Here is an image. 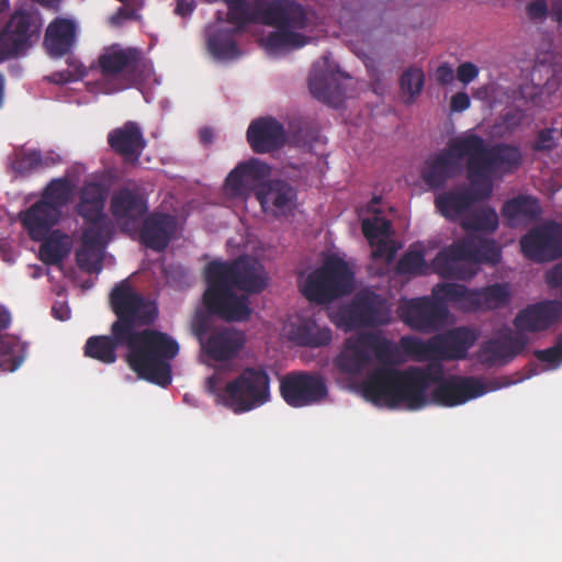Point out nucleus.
Returning <instances> with one entry per match:
<instances>
[{"label": "nucleus", "mask_w": 562, "mask_h": 562, "mask_svg": "<svg viewBox=\"0 0 562 562\" xmlns=\"http://www.w3.org/2000/svg\"><path fill=\"white\" fill-rule=\"evenodd\" d=\"M246 136L251 149L257 154L278 150L286 142L284 126L273 117H260L252 121Z\"/></svg>", "instance_id": "5701e85b"}, {"label": "nucleus", "mask_w": 562, "mask_h": 562, "mask_svg": "<svg viewBox=\"0 0 562 562\" xmlns=\"http://www.w3.org/2000/svg\"><path fill=\"white\" fill-rule=\"evenodd\" d=\"M9 8V0H0V13Z\"/></svg>", "instance_id": "69168bd1"}, {"label": "nucleus", "mask_w": 562, "mask_h": 562, "mask_svg": "<svg viewBox=\"0 0 562 562\" xmlns=\"http://www.w3.org/2000/svg\"><path fill=\"white\" fill-rule=\"evenodd\" d=\"M136 18V10L134 8H120L115 14L112 15L111 21L115 25H122L125 21Z\"/></svg>", "instance_id": "4d7b16f0"}, {"label": "nucleus", "mask_w": 562, "mask_h": 562, "mask_svg": "<svg viewBox=\"0 0 562 562\" xmlns=\"http://www.w3.org/2000/svg\"><path fill=\"white\" fill-rule=\"evenodd\" d=\"M177 10H178V14H186L184 5L180 0H178Z\"/></svg>", "instance_id": "338daca9"}, {"label": "nucleus", "mask_w": 562, "mask_h": 562, "mask_svg": "<svg viewBox=\"0 0 562 562\" xmlns=\"http://www.w3.org/2000/svg\"><path fill=\"white\" fill-rule=\"evenodd\" d=\"M52 165L53 160L44 158L40 150H29L16 156L13 161V169L22 176H27Z\"/></svg>", "instance_id": "37998d69"}, {"label": "nucleus", "mask_w": 562, "mask_h": 562, "mask_svg": "<svg viewBox=\"0 0 562 562\" xmlns=\"http://www.w3.org/2000/svg\"><path fill=\"white\" fill-rule=\"evenodd\" d=\"M119 347L126 348L125 360L128 367L143 379L153 384L166 387L172 382L171 364L151 356L130 337L119 336L111 325L110 335L91 336L85 344V356L103 364H112L117 360Z\"/></svg>", "instance_id": "39448f33"}, {"label": "nucleus", "mask_w": 562, "mask_h": 562, "mask_svg": "<svg viewBox=\"0 0 562 562\" xmlns=\"http://www.w3.org/2000/svg\"><path fill=\"white\" fill-rule=\"evenodd\" d=\"M498 224L496 211L492 207H484L468 215L462 222V227L465 231L494 233Z\"/></svg>", "instance_id": "ea45409f"}, {"label": "nucleus", "mask_w": 562, "mask_h": 562, "mask_svg": "<svg viewBox=\"0 0 562 562\" xmlns=\"http://www.w3.org/2000/svg\"><path fill=\"white\" fill-rule=\"evenodd\" d=\"M11 324V314L9 311L0 310V329H7Z\"/></svg>", "instance_id": "0e129e2a"}, {"label": "nucleus", "mask_w": 562, "mask_h": 562, "mask_svg": "<svg viewBox=\"0 0 562 562\" xmlns=\"http://www.w3.org/2000/svg\"><path fill=\"white\" fill-rule=\"evenodd\" d=\"M524 256L538 263L562 258V225L550 221L531 228L520 238Z\"/></svg>", "instance_id": "2eb2a0df"}, {"label": "nucleus", "mask_w": 562, "mask_h": 562, "mask_svg": "<svg viewBox=\"0 0 562 562\" xmlns=\"http://www.w3.org/2000/svg\"><path fill=\"white\" fill-rule=\"evenodd\" d=\"M525 117L524 111L519 108L510 109L503 115V124L507 130L517 128Z\"/></svg>", "instance_id": "5fc2aeb1"}, {"label": "nucleus", "mask_w": 562, "mask_h": 562, "mask_svg": "<svg viewBox=\"0 0 562 562\" xmlns=\"http://www.w3.org/2000/svg\"><path fill=\"white\" fill-rule=\"evenodd\" d=\"M400 317L412 329L423 333H435L443 325L449 308L434 293L406 301L398 307Z\"/></svg>", "instance_id": "4468645a"}, {"label": "nucleus", "mask_w": 562, "mask_h": 562, "mask_svg": "<svg viewBox=\"0 0 562 562\" xmlns=\"http://www.w3.org/2000/svg\"><path fill=\"white\" fill-rule=\"evenodd\" d=\"M140 63L138 49L119 45L104 48L98 57L101 75L109 80H120L119 89L128 88L137 81Z\"/></svg>", "instance_id": "dca6fc26"}, {"label": "nucleus", "mask_w": 562, "mask_h": 562, "mask_svg": "<svg viewBox=\"0 0 562 562\" xmlns=\"http://www.w3.org/2000/svg\"><path fill=\"white\" fill-rule=\"evenodd\" d=\"M308 86L311 93L324 103L338 108L344 102L346 92L336 82L335 76L321 71L317 65L311 71Z\"/></svg>", "instance_id": "72a5a7b5"}, {"label": "nucleus", "mask_w": 562, "mask_h": 562, "mask_svg": "<svg viewBox=\"0 0 562 562\" xmlns=\"http://www.w3.org/2000/svg\"><path fill=\"white\" fill-rule=\"evenodd\" d=\"M331 339L330 328L321 327L310 318L302 321L293 330V340L299 346L318 348L329 345Z\"/></svg>", "instance_id": "c9c22d12"}, {"label": "nucleus", "mask_w": 562, "mask_h": 562, "mask_svg": "<svg viewBox=\"0 0 562 562\" xmlns=\"http://www.w3.org/2000/svg\"><path fill=\"white\" fill-rule=\"evenodd\" d=\"M75 78L70 71H56L50 75L49 80L54 83H66L72 81Z\"/></svg>", "instance_id": "052dcab7"}, {"label": "nucleus", "mask_w": 562, "mask_h": 562, "mask_svg": "<svg viewBox=\"0 0 562 562\" xmlns=\"http://www.w3.org/2000/svg\"><path fill=\"white\" fill-rule=\"evenodd\" d=\"M434 294L447 306L451 305L458 311H481L479 289H468L457 283H438L434 286Z\"/></svg>", "instance_id": "2f4dec72"}, {"label": "nucleus", "mask_w": 562, "mask_h": 562, "mask_svg": "<svg viewBox=\"0 0 562 562\" xmlns=\"http://www.w3.org/2000/svg\"><path fill=\"white\" fill-rule=\"evenodd\" d=\"M40 247L41 259L47 265L59 263L66 256V250L61 240L50 237L42 240Z\"/></svg>", "instance_id": "49530a36"}, {"label": "nucleus", "mask_w": 562, "mask_h": 562, "mask_svg": "<svg viewBox=\"0 0 562 562\" xmlns=\"http://www.w3.org/2000/svg\"><path fill=\"white\" fill-rule=\"evenodd\" d=\"M373 246V258L391 261L395 257L396 249L389 240H386V238L379 239Z\"/></svg>", "instance_id": "3c124183"}, {"label": "nucleus", "mask_w": 562, "mask_h": 562, "mask_svg": "<svg viewBox=\"0 0 562 562\" xmlns=\"http://www.w3.org/2000/svg\"><path fill=\"white\" fill-rule=\"evenodd\" d=\"M471 100L465 92H458L451 98V110L453 112H463L470 108Z\"/></svg>", "instance_id": "6e6d98bb"}, {"label": "nucleus", "mask_w": 562, "mask_h": 562, "mask_svg": "<svg viewBox=\"0 0 562 562\" xmlns=\"http://www.w3.org/2000/svg\"><path fill=\"white\" fill-rule=\"evenodd\" d=\"M453 148L460 157H467L468 178L472 186L492 183V176L514 173L524 162L518 146L507 143L488 145L475 133L456 137Z\"/></svg>", "instance_id": "20e7f679"}, {"label": "nucleus", "mask_w": 562, "mask_h": 562, "mask_svg": "<svg viewBox=\"0 0 562 562\" xmlns=\"http://www.w3.org/2000/svg\"><path fill=\"white\" fill-rule=\"evenodd\" d=\"M501 258V248L494 239L469 235L440 250L432 268L442 278L469 280L477 273L475 265H496Z\"/></svg>", "instance_id": "0eeeda50"}, {"label": "nucleus", "mask_w": 562, "mask_h": 562, "mask_svg": "<svg viewBox=\"0 0 562 562\" xmlns=\"http://www.w3.org/2000/svg\"><path fill=\"white\" fill-rule=\"evenodd\" d=\"M554 128H543L538 132L531 148L533 151L549 153L555 147Z\"/></svg>", "instance_id": "09e8293b"}, {"label": "nucleus", "mask_w": 562, "mask_h": 562, "mask_svg": "<svg viewBox=\"0 0 562 562\" xmlns=\"http://www.w3.org/2000/svg\"><path fill=\"white\" fill-rule=\"evenodd\" d=\"M59 217V210L41 200L20 213L21 224L34 241L44 240Z\"/></svg>", "instance_id": "bb28decb"}, {"label": "nucleus", "mask_w": 562, "mask_h": 562, "mask_svg": "<svg viewBox=\"0 0 562 562\" xmlns=\"http://www.w3.org/2000/svg\"><path fill=\"white\" fill-rule=\"evenodd\" d=\"M24 360V347L16 337L0 334V370L12 372Z\"/></svg>", "instance_id": "e433bc0d"}, {"label": "nucleus", "mask_w": 562, "mask_h": 562, "mask_svg": "<svg viewBox=\"0 0 562 562\" xmlns=\"http://www.w3.org/2000/svg\"><path fill=\"white\" fill-rule=\"evenodd\" d=\"M235 27L233 30L218 31L209 37V49L213 56L218 59H234L239 57L240 52L234 38Z\"/></svg>", "instance_id": "4c0bfd02"}, {"label": "nucleus", "mask_w": 562, "mask_h": 562, "mask_svg": "<svg viewBox=\"0 0 562 562\" xmlns=\"http://www.w3.org/2000/svg\"><path fill=\"white\" fill-rule=\"evenodd\" d=\"M206 389L236 414L246 413L266 404L270 398V376L262 367H247L225 383L220 371L206 380Z\"/></svg>", "instance_id": "423d86ee"}, {"label": "nucleus", "mask_w": 562, "mask_h": 562, "mask_svg": "<svg viewBox=\"0 0 562 562\" xmlns=\"http://www.w3.org/2000/svg\"><path fill=\"white\" fill-rule=\"evenodd\" d=\"M542 213L539 200L530 195H518L505 202L502 215L508 225L516 227L536 222Z\"/></svg>", "instance_id": "473e14b6"}, {"label": "nucleus", "mask_w": 562, "mask_h": 562, "mask_svg": "<svg viewBox=\"0 0 562 562\" xmlns=\"http://www.w3.org/2000/svg\"><path fill=\"white\" fill-rule=\"evenodd\" d=\"M206 290L203 304L211 314L226 322H246L252 310L247 295H236L234 290L248 294H259L268 285V277L262 263L248 255L234 260L209 262L204 270Z\"/></svg>", "instance_id": "f257e3e1"}, {"label": "nucleus", "mask_w": 562, "mask_h": 562, "mask_svg": "<svg viewBox=\"0 0 562 562\" xmlns=\"http://www.w3.org/2000/svg\"><path fill=\"white\" fill-rule=\"evenodd\" d=\"M335 326L344 331L381 326L391 321L385 301L374 292H360L349 304L340 306L330 316Z\"/></svg>", "instance_id": "9b49d317"}, {"label": "nucleus", "mask_w": 562, "mask_h": 562, "mask_svg": "<svg viewBox=\"0 0 562 562\" xmlns=\"http://www.w3.org/2000/svg\"><path fill=\"white\" fill-rule=\"evenodd\" d=\"M217 316L206 312H199L194 316L192 328L205 355L214 361H227L238 356L245 346L246 338L243 331L222 328L210 330L212 317Z\"/></svg>", "instance_id": "f8f14e48"}, {"label": "nucleus", "mask_w": 562, "mask_h": 562, "mask_svg": "<svg viewBox=\"0 0 562 562\" xmlns=\"http://www.w3.org/2000/svg\"><path fill=\"white\" fill-rule=\"evenodd\" d=\"M533 355L539 361L553 364L554 368L562 363V333L558 336L554 346L543 350H536Z\"/></svg>", "instance_id": "de8ad7c7"}, {"label": "nucleus", "mask_w": 562, "mask_h": 562, "mask_svg": "<svg viewBox=\"0 0 562 562\" xmlns=\"http://www.w3.org/2000/svg\"><path fill=\"white\" fill-rule=\"evenodd\" d=\"M480 291L481 311H491L505 307L510 301V286L508 283H494Z\"/></svg>", "instance_id": "58836bf2"}, {"label": "nucleus", "mask_w": 562, "mask_h": 562, "mask_svg": "<svg viewBox=\"0 0 562 562\" xmlns=\"http://www.w3.org/2000/svg\"><path fill=\"white\" fill-rule=\"evenodd\" d=\"M110 305L116 316L112 325L120 337H130L165 364H171L176 356V339L154 328L138 329L151 325L158 317V308L153 301L124 280L112 289Z\"/></svg>", "instance_id": "f03ea898"}, {"label": "nucleus", "mask_w": 562, "mask_h": 562, "mask_svg": "<svg viewBox=\"0 0 562 562\" xmlns=\"http://www.w3.org/2000/svg\"><path fill=\"white\" fill-rule=\"evenodd\" d=\"M528 338L524 334L492 338L480 350V360L486 367L505 366L526 348Z\"/></svg>", "instance_id": "393cba45"}, {"label": "nucleus", "mask_w": 562, "mask_h": 562, "mask_svg": "<svg viewBox=\"0 0 562 562\" xmlns=\"http://www.w3.org/2000/svg\"><path fill=\"white\" fill-rule=\"evenodd\" d=\"M213 130L211 127H203L199 132L200 142L204 145H209L213 142Z\"/></svg>", "instance_id": "e2e57ef3"}, {"label": "nucleus", "mask_w": 562, "mask_h": 562, "mask_svg": "<svg viewBox=\"0 0 562 562\" xmlns=\"http://www.w3.org/2000/svg\"><path fill=\"white\" fill-rule=\"evenodd\" d=\"M562 316V301L547 300L530 304L516 315L514 326L519 331L538 333L554 325Z\"/></svg>", "instance_id": "412c9836"}, {"label": "nucleus", "mask_w": 562, "mask_h": 562, "mask_svg": "<svg viewBox=\"0 0 562 562\" xmlns=\"http://www.w3.org/2000/svg\"><path fill=\"white\" fill-rule=\"evenodd\" d=\"M37 32L31 13L15 11L0 31V58H13L24 54Z\"/></svg>", "instance_id": "aec40b11"}, {"label": "nucleus", "mask_w": 562, "mask_h": 562, "mask_svg": "<svg viewBox=\"0 0 562 562\" xmlns=\"http://www.w3.org/2000/svg\"><path fill=\"white\" fill-rule=\"evenodd\" d=\"M528 18L533 21H543L550 14V10L546 0H533L526 7Z\"/></svg>", "instance_id": "8fccbe9b"}, {"label": "nucleus", "mask_w": 562, "mask_h": 562, "mask_svg": "<svg viewBox=\"0 0 562 562\" xmlns=\"http://www.w3.org/2000/svg\"><path fill=\"white\" fill-rule=\"evenodd\" d=\"M425 85V74L416 66L408 67L400 78L401 91L406 95L405 103L411 104L420 94Z\"/></svg>", "instance_id": "79ce46f5"}, {"label": "nucleus", "mask_w": 562, "mask_h": 562, "mask_svg": "<svg viewBox=\"0 0 562 562\" xmlns=\"http://www.w3.org/2000/svg\"><path fill=\"white\" fill-rule=\"evenodd\" d=\"M108 144L113 151L131 160H138L145 146L142 128L136 122L127 121L108 135Z\"/></svg>", "instance_id": "c756f323"}, {"label": "nucleus", "mask_w": 562, "mask_h": 562, "mask_svg": "<svg viewBox=\"0 0 562 562\" xmlns=\"http://www.w3.org/2000/svg\"><path fill=\"white\" fill-rule=\"evenodd\" d=\"M110 210L119 222L128 226L147 214L148 203L138 189L123 188L113 193Z\"/></svg>", "instance_id": "c85d7f7f"}, {"label": "nucleus", "mask_w": 562, "mask_h": 562, "mask_svg": "<svg viewBox=\"0 0 562 562\" xmlns=\"http://www.w3.org/2000/svg\"><path fill=\"white\" fill-rule=\"evenodd\" d=\"M453 143L454 138L449 142L448 148L430 156L424 165L422 177L431 189L445 187L446 182L457 175L460 160H467V157L458 155Z\"/></svg>", "instance_id": "4be33fe9"}, {"label": "nucleus", "mask_w": 562, "mask_h": 562, "mask_svg": "<svg viewBox=\"0 0 562 562\" xmlns=\"http://www.w3.org/2000/svg\"><path fill=\"white\" fill-rule=\"evenodd\" d=\"M353 273L347 262L329 259L319 269L310 273L303 286L304 296L316 303H328L352 291Z\"/></svg>", "instance_id": "9d476101"}, {"label": "nucleus", "mask_w": 562, "mask_h": 562, "mask_svg": "<svg viewBox=\"0 0 562 562\" xmlns=\"http://www.w3.org/2000/svg\"><path fill=\"white\" fill-rule=\"evenodd\" d=\"M425 252L423 249H409L398 260L396 272L398 274L418 276L427 272Z\"/></svg>", "instance_id": "c03bdc74"}, {"label": "nucleus", "mask_w": 562, "mask_h": 562, "mask_svg": "<svg viewBox=\"0 0 562 562\" xmlns=\"http://www.w3.org/2000/svg\"><path fill=\"white\" fill-rule=\"evenodd\" d=\"M544 280L550 289L559 290L562 297V260L546 272Z\"/></svg>", "instance_id": "864d4df0"}, {"label": "nucleus", "mask_w": 562, "mask_h": 562, "mask_svg": "<svg viewBox=\"0 0 562 562\" xmlns=\"http://www.w3.org/2000/svg\"><path fill=\"white\" fill-rule=\"evenodd\" d=\"M295 190L286 181L268 180L267 184L256 192V198L263 210L270 205L283 210L295 199Z\"/></svg>", "instance_id": "f704fd0d"}, {"label": "nucleus", "mask_w": 562, "mask_h": 562, "mask_svg": "<svg viewBox=\"0 0 562 562\" xmlns=\"http://www.w3.org/2000/svg\"><path fill=\"white\" fill-rule=\"evenodd\" d=\"M550 16L558 23H562V0H554L551 5Z\"/></svg>", "instance_id": "680f3d73"}, {"label": "nucleus", "mask_w": 562, "mask_h": 562, "mask_svg": "<svg viewBox=\"0 0 562 562\" xmlns=\"http://www.w3.org/2000/svg\"><path fill=\"white\" fill-rule=\"evenodd\" d=\"M441 376L440 364L426 369L408 367L405 370L385 364L373 369L363 380L361 389L363 396L374 404H384L391 408L404 406L409 411H417L431 402L426 392Z\"/></svg>", "instance_id": "7ed1b4c3"}, {"label": "nucleus", "mask_w": 562, "mask_h": 562, "mask_svg": "<svg viewBox=\"0 0 562 562\" xmlns=\"http://www.w3.org/2000/svg\"><path fill=\"white\" fill-rule=\"evenodd\" d=\"M390 229V221L381 217L366 218L362 221V233L370 245H374L379 239L387 238Z\"/></svg>", "instance_id": "a18cd8bd"}, {"label": "nucleus", "mask_w": 562, "mask_h": 562, "mask_svg": "<svg viewBox=\"0 0 562 562\" xmlns=\"http://www.w3.org/2000/svg\"><path fill=\"white\" fill-rule=\"evenodd\" d=\"M454 78L453 69L448 64L440 65L436 70V79L440 85H449Z\"/></svg>", "instance_id": "13d9d810"}, {"label": "nucleus", "mask_w": 562, "mask_h": 562, "mask_svg": "<svg viewBox=\"0 0 562 562\" xmlns=\"http://www.w3.org/2000/svg\"><path fill=\"white\" fill-rule=\"evenodd\" d=\"M479 67L471 61L462 63L458 66L457 78L463 85L472 82L479 76Z\"/></svg>", "instance_id": "603ef678"}, {"label": "nucleus", "mask_w": 562, "mask_h": 562, "mask_svg": "<svg viewBox=\"0 0 562 562\" xmlns=\"http://www.w3.org/2000/svg\"><path fill=\"white\" fill-rule=\"evenodd\" d=\"M53 316L58 321H67L70 318L71 311L66 303H56L52 307Z\"/></svg>", "instance_id": "bf43d9fd"}, {"label": "nucleus", "mask_w": 562, "mask_h": 562, "mask_svg": "<svg viewBox=\"0 0 562 562\" xmlns=\"http://www.w3.org/2000/svg\"><path fill=\"white\" fill-rule=\"evenodd\" d=\"M475 340L474 330L456 327L427 341L414 336H404L400 339V345L408 356L417 360H461L467 358Z\"/></svg>", "instance_id": "1a4fd4ad"}, {"label": "nucleus", "mask_w": 562, "mask_h": 562, "mask_svg": "<svg viewBox=\"0 0 562 562\" xmlns=\"http://www.w3.org/2000/svg\"><path fill=\"white\" fill-rule=\"evenodd\" d=\"M72 184L67 178L53 179L44 189L41 201H46L60 211L71 196Z\"/></svg>", "instance_id": "a19ab883"}, {"label": "nucleus", "mask_w": 562, "mask_h": 562, "mask_svg": "<svg viewBox=\"0 0 562 562\" xmlns=\"http://www.w3.org/2000/svg\"><path fill=\"white\" fill-rule=\"evenodd\" d=\"M113 232H94L85 228L81 236V247L76 252L78 267L88 273H98L103 267L105 246Z\"/></svg>", "instance_id": "cd10ccee"}, {"label": "nucleus", "mask_w": 562, "mask_h": 562, "mask_svg": "<svg viewBox=\"0 0 562 562\" xmlns=\"http://www.w3.org/2000/svg\"><path fill=\"white\" fill-rule=\"evenodd\" d=\"M280 394L288 405L304 407L325 400L328 389L321 373L296 371L283 376L280 382Z\"/></svg>", "instance_id": "ddd939ff"}, {"label": "nucleus", "mask_w": 562, "mask_h": 562, "mask_svg": "<svg viewBox=\"0 0 562 562\" xmlns=\"http://www.w3.org/2000/svg\"><path fill=\"white\" fill-rule=\"evenodd\" d=\"M176 231V217L165 213H151L144 217L138 232L139 241L146 248L162 251Z\"/></svg>", "instance_id": "a878e982"}, {"label": "nucleus", "mask_w": 562, "mask_h": 562, "mask_svg": "<svg viewBox=\"0 0 562 562\" xmlns=\"http://www.w3.org/2000/svg\"><path fill=\"white\" fill-rule=\"evenodd\" d=\"M397 356V347L381 331H361L344 341L333 363L340 373L358 376L372 363V357L385 366L393 364Z\"/></svg>", "instance_id": "6e6552de"}, {"label": "nucleus", "mask_w": 562, "mask_h": 562, "mask_svg": "<svg viewBox=\"0 0 562 562\" xmlns=\"http://www.w3.org/2000/svg\"><path fill=\"white\" fill-rule=\"evenodd\" d=\"M77 26L69 19L58 18L49 23L44 44L52 57L59 58L68 53L76 43Z\"/></svg>", "instance_id": "7c9ffc66"}, {"label": "nucleus", "mask_w": 562, "mask_h": 562, "mask_svg": "<svg viewBox=\"0 0 562 562\" xmlns=\"http://www.w3.org/2000/svg\"><path fill=\"white\" fill-rule=\"evenodd\" d=\"M493 191L492 183H480L467 187L457 186L451 190L438 194L435 205L438 212L450 221H457L464 215L474 203L488 199Z\"/></svg>", "instance_id": "f3484780"}, {"label": "nucleus", "mask_w": 562, "mask_h": 562, "mask_svg": "<svg viewBox=\"0 0 562 562\" xmlns=\"http://www.w3.org/2000/svg\"><path fill=\"white\" fill-rule=\"evenodd\" d=\"M271 176L268 164L252 158L238 164L225 179V191L234 198H247L263 188Z\"/></svg>", "instance_id": "6ab92c4d"}, {"label": "nucleus", "mask_w": 562, "mask_h": 562, "mask_svg": "<svg viewBox=\"0 0 562 562\" xmlns=\"http://www.w3.org/2000/svg\"><path fill=\"white\" fill-rule=\"evenodd\" d=\"M430 401L445 407L462 405L486 393L485 384L473 376L450 375L436 382Z\"/></svg>", "instance_id": "a211bd4d"}, {"label": "nucleus", "mask_w": 562, "mask_h": 562, "mask_svg": "<svg viewBox=\"0 0 562 562\" xmlns=\"http://www.w3.org/2000/svg\"><path fill=\"white\" fill-rule=\"evenodd\" d=\"M76 210L87 224L85 228L113 232V223L104 214V196L99 186L92 183L83 187Z\"/></svg>", "instance_id": "b1692460"}]
</instances>
